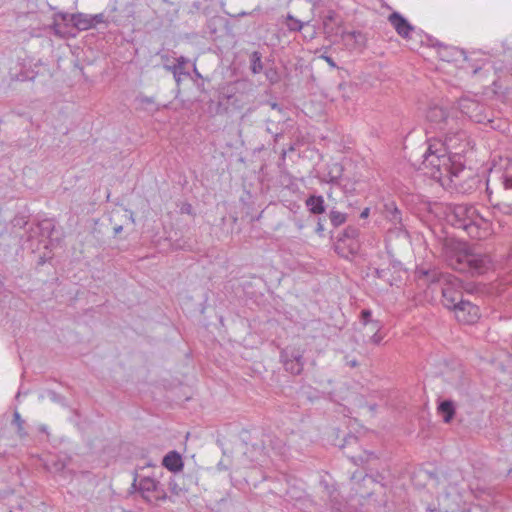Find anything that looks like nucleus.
<instances>
[{"label": "nucleus", "mask_w": 512, "mask_h": 512, "mask_svg": "<svg viewBox=\"0 0 512 512\" xmlns=\"http://www.w3.org/2000/svg\"><path fill=\"white\" fill-rule=\"evenodd\" d=\"M54 230V223L50 219H44L29 228V239L40 237L39 242L44 238H49Z\"/></svg>", "instance_id": "obj_10"}, {"label": "nucleus", "mask_w": 512, "mask_h": 512, "mask_svg": "<svg viewBox=\"0 0 512 512\" xmlns=\"http://www.w3.org/2000/svg\"><path fill=\"white\" fill-rule=\"evenodd\" d=\"M432 45H433V46H439V47H442V48H444V49L446 50V46H445V45L440 44V43H439V42H437V41L432 42Z\"/></svg>", "instance_id": "obj_41"}, {"label": "nucleus", "mask_w": 512, "mask_h": 512, "mask_svg": "<svg viewBox=\"0 0 512 512\" xmlns=\"http://www.w3.org/2000/svg\"><path fill=\"white\" fill-rule=\"evenodd\" d=\"M194 72H195V75H199L198 71H197V68L195 66H194Z\"/></svg>", "instance_id": "obj_47"}, {"label": "nucleus", "mask_w": 512, "mask_h": 512, "mask_svg": "<svg viewBox=\"0 0 512 512\" xmlns=\"http://www.w3.org/2000/svg\"><path fill=\"white\" fill-rule=\"evenodd\" d=\"M129 218H130V220H131V222H132V223H134V222H135L134 217H133V213H132V212L130 213Z\"/></svg>", "instance_id": "obj_44"}, {"label": "nucleus", "mask_w": 512, "mask_h": 512, "mask_svg": "<svg viewBox=\"0 0 512 512\" xmlns=\"http://www.w3.org/2000/svg\"><path fill=\"white\" fill-rule=\"evenodd\" d=\"M12 425L15 426L16 432L21 439L28 436V432L26 430V422L21 417L18 410H15L13 413Z\"/></svg>", "instance_id": "obj_18"}, {"label": "nucleus", "mask_w": 512, "mask_h": 512, "mask_svg": "<svg viewBox=\"0 0 512 512\" xmlns=\"http://www.w3.org/2000/svg\"><path fill=\"white\" fill-rule=\"evenodd\" d=\"M217 469H218V470H226V469H227V467H226V466H224V465L222 464V462H219V463L217 464Z\"/></svg>", "instance_id": "obj_40"}, {"label": "nucleus", "mask_w": 512, "mask_h": 512, "mask_svg": "<svg viewBox=\"0 0 512 512\" xmlns=\"http://www.w3.org/2000/svg\"><path fill=\"white\" fill-rule=\"evenodd\" d=\"M90 20L93 23V28L96 27L98 24L107 23V20L103 13H98L94 15L90 14Z\"/></svg>", "instance_id": "obj_27"}, {"label": "nucleus", "mask_w": 512, "mask_h": 512, "mask_svg": "<svg viewBox=\"0 0 512 512\" xmlns=\"http://www.w3.org/2000/svg\"><path fill=\"white\" fill-rule=\"evenodd\" d=\"M251 66L250 69L253 74H258L263 70L262 55L258 51H254L251 54Z\"/></svg>", "instance_id": "obj_19"}, {"label": "nucleus", "mask_w": 512, "mask_h": 512, "mask_svg": "<svg viewBox=\"0 0 512 512\" xmlns=\"http://www.w3.org/2000/svg\"><path fill=\"white\" fill-rule=\"evenodd\" d=\"M437 129L443 132L442 138L433 139L430 142L423 164L427 170L426 173L444 187L443 177L448 174L447 134L445 128Z\"/></svg>", "instance_id": "obj_3"}, {"label": "nucleus", "mask_w": 512, "mask_h": 512, "mask_svg": "<svg viewBox=\"0 0 512 512\" xmlns=\"http://www.w3.org/2000/svg\"><path fill=\"white\" fill-rule=\"evenodd\" d=\"M369 214H370V209L369 208H365L361 213H360V218L362 219H366L369 217Z\"/></svg>", "instance_id": "obj_33"}, {"label": "nucleus", "mask_w": 512, "mask_h": 512, "mask_svg": "<svg viewBox=\"0 0 512 512\" xmlns=\"http://www.w3.org/2000/svg\"><path fill=\"white\" fill-rule=\"evenodd\" d=\"M461 512H490L489 509L480 504H471L467 509Z\"/></svg>", "instance_id": "obj_28"}, {"label": "nucleus", "mask_w": 512, "mask_h": 512, "mask_svg": "<svg viewBox=\"0 0 512 512\" xmlns=\"http://www.w3.org/2000/svg\"><path fill=\"white\" fill-rule=\"evenodd\" d=\"M266 78L270 81V83H277L280 79L279 74L276 69L270 68L265 71Z\"/></svg>", "instance_id": "obj_26"}, {"label": "nucleus", "mask_w": 512, "mask_h": 512, "mask_svg": "<svg viewBox=\"0 0 512 512\" xmlns=\"http://www.w3.org/2000/svg\"><path fill=\"white\" fill-rule=\"evenodd\" d=\"M285 369L294 375H299L304 368L303 351L286 348L281 352Z\"/></svg>", "instance_id": "obj_8"}, {"label": "nucleus", "mask_w": 512, "mask_h": 512, "mask_svg": "<svg viewBox=\"0 0 512 512\" xmlns=\"http://www.w3.org/2000/svg\"><path fill=\"white\" fill-rule=\"evenodd\" d=\"M438 412L441 415L443 422L448 423V399L439 403Z\"/></svg>", "instance_id": "obj_24"}, {"label": "nucleus", "mask_w": 512, "mask_h": 512, "mask_svg": "<svg viewBox=\"0 0 512 512\" xmlns=\"http://www.w3.org/2000/svg\"><path fill=\"white\" fill-rule=\"evenodd\" d=\"M344 235L349 238H356L359 235V230L356 227L349 226L345 229Z\"/></svg>", "instance_id": "obj_29"}, {"label": "nucleus", "mask_w": 512, "mask_h": 512, "mask_svg": "<svg viewBox=\"0 0 512 512\" xmlns=\"http://www.w3.org/2000/svg\"><path fill=\"white\" fill-rule=\"evenodd\" d=\"M375 275H376L377 278H383L384 277V270L376 269L375 270Z\"/></svg>", "instance_id": "obj_37"}, {"label": "nucleus", "mask_w": 512, "mask_h": 512, "mask_svg": "<svg viewBox=\"0 0 512 512\" xmlns=\"http://www.w3.org/2000/svg\"><path fill=\"white\" fill-rule=\"evenodd\" d=\"M330 222L334 227H339L346 222L347 216L345 213L331 210L329 213Z\"/></svg>", "instance_id": "obj_21"}, {"label": "nucleus", "mask_w": 512, "mask_h": 512, "mask_svg": "<svg viewBox=\"0 0 512 512\" xmlns=\"http://www.w3.org/2000/svg\"><path fill=\"white\" fill-rule=\"evenodd\" d=\"M457 69L456 77L473 76L482 69V62L474 60L466 52L458 47H450V65Z\"/></svg>", "instance_id": "obj_4"}, {"label": "nucleus", "mask_w": 512, "mask_h": 512, "mask_svg": "<svg viewBox=\"0 0 512 512\" xmlns=\"http://www.w3.org/2000/svg\"><path fill=\"white\" fill-rule=\"evenodd\" d=\"M454 414H455V406H454L453 402L450 400V414H449L450 421L453 419Z\"/></svg>", "instance_id": "obj_35"}, {"label": "nucleus", "mask_w": 512, "mask_h": 512, "mask_svg": "<svg viewBox=\"0 0 512 512\" xmlns=\"http://www.w3.org/2000/svg\"><path fill=\"white\" fill-rule=\"evenodd\" d=\"M458 281V279L456 277H452L450 275V280H449V283H450V290L452 289V287H454L456 285V282Z\"/></svg>", "instance_id": "obj_36"}, {"label": "nucleus", "mask_w": 512, "mask_h": 512, "mask_svg": "<svg viewBox=\"0 0 512 512\" xmlns=\"http://www.w3.org/2000/svg\"><path fill=\"white\" fill-rule=\"evenodd\" d=\"M450 226L472 239H485L493 233L491 221L484 218L470 203L450 206Z\"/></svg>", "instance_id": "obj_1"}, {"label": "nucleus", "mask_w": 512, "mask_h": 512, "mask_svg": "<svg viewBox=\"0 0 512 512\" xmlns=\"http://www.w3.org/2000/svg\"><path fill=\"white\" fill-rule=\"evenodd\" d=\"M181 211H182L183 213H188V214H190V213H191V211H192V206H191L190 204H186V205H184V206L181 208Z\"/></svg>", "instance_id": "obj_34"}, {"label": "nucleus", "mask_w": 512, "mask_h": 512, "mask_svg": "<svg viewBox=\"0 0 512 512\" xmlns=\"http://www.w3.org/2000/svg\"><path fill=\"white\" fill-rule=\"evenodd\" d=\"M122 230H123V227L121 225L114 227L115 234H119L120 232H122Z\"/></svg>", "instance_id": "obj_38"}, {"label": "nucleus", "mask_w": 512, "mask_h": 512, "mask_svg": "<svg viewBox=\"0 0 512 512\" xmlns=\"http://www.w3.org/2000/svg\"><path fill=\"white\" fill-rule=\"evenodd\" d=\"M138 103L141 105V107L148 109L149 106H152L155 104V101L152 97L140 95L137 97Z\"/></svg>", "instance_id": "obj_25"}, {"label": "nucleus", "mask_w": 512, "mask_h": 512, "mask_svg": "<svg viewBox=\"0 0 512 512\" xmlns=\"http://www.w3.org/2000/svg\"><path fill=\"white\" fill-rule=\"evenodd\" d=\"M309 22H302L298 19H296L291 14H288L287 16V27L290 31H301L304 27H308Z\"/></svg>", "instance_id": "obj_20"}, {"label": "nucleus", "mask_w": 512, "mask_h": 512, "mask_svg": "<svg viewBox=\"0 0 512 512\" xmlns=\"http://www.w3.org/2000/svg\"><path fill=\"white\" fill-rule=\"evenodd\" d=\"M350 365H351L352 367L357 366V361H356V360L351 361V362H350Z\"/></svg>", "instance_id": "obj_43"}, {"label": "nucleus", "mask_w": 512, "mask_h": 512, "mask_svg": "<svg viewBox=\"0 0 512 512\" xmlns=\"http://www.w3.org/2000/svg\"><path fill=\"white\" fill-rule=\"evenodd\" d=\"M163 466L169 471L178 472L183 468V461L179 453L176 451L169 452L162 462Z\"/></svg>", "instance_id": "obj_15"}, {"label": "nucleus", "mask_w": 512, "mask_h": 512, "mask_svg": "<svg viewBox=\"0 0 512 512\" xmlns=\"http://www.w3.org/2000/svg\"><path fill=\"white\" fill-rule=\"evenodd\" d=\"M314 34H315V30L313 29V30H312V32H311V34L309 35V36H310V38H313V37H314Z\"/></svg>", "instance_id": "obj_45"}, {"label": "nucleus", "mask_w": 512, "mask_h": 512, "mask_svg": "<svg viewBox=\"0 0 512 512\" xmlns=\"http://www.w3.org/2000/svg\"><path fill=\"white\" fill-rule=\"evenodd\" d=\"M138 490L142 498L150 504H156L167 497L164 486L154 476L140 477L138 480Z\"/></svg>", "instance_id": "obj_5"}, {"label": "nucleus", "mask_w": 512, "mask_h": 512, "mask_svg": "<svg viewBox=\"0 0 512 512\" xmlns=\"http://www.w3.org/2000/svg\"><path fill=\"white\" fill-rule=\"evenodd\" d=\"M188 63V59L184 56L176 58V62L173 65L166 66V69L170 71L177 83H180L183 76L188 77L190 74L185 70V65Z\"/></svg>", "instance_id": "obj_13"}, {"label": "nucleus", "mask_w": 512, "mask_h": 512, "mask_svg": "<svg viewBox=\"0 0 512 512\" xmlns=\"http://www.w3.org/2000/svg\"><path fill=\"white\" fill-rule=\"evenodd\" d=\"M491 267L488 255L475 252L467 243L450 237V268L472 276L486 273Z\"/></svg>", "instance_id": "obj_2"}, {"label": "nucleus", "mask_w": 512, "mask_h": 512, "mask_svg": "<svg viewBox=\"0 0 512 512\" xmlns=\"http://www.w3.org/2000/svg\"><path fill=\"white\" fill-rule=\"evenodd\" d=\"M456 298H450V303H453V312L456 320L462 324H473L479 318L478 306L472 304L469 300H460L455 303Z\"/></svg>", "instance_id": "obj_7"}, {"label": "nucleus", "mask_w": 512, "mask_h": 512, "mask_svg": "<svg viewBox=\"0 0 512 512\" xmlns=\"http://www.w3.org/2000/svg\"><path fill=\"white\" fill-rule=\"evenodd\" d=\"M320 58H321V59H323V60H325V61L327 62V64H328L331 68H333V69L337 68V65H336L335 61H334L330 56H328V55H326V54H322V55L320 56Z\"/></svg>", "instance_id": "obj_30"}, {"label": "nucleus", "mask_w": 512, "mask_h": 512, "mask_svg": "<svg viewBox=\"0 0 512 512\" xmlns=\"http://www.w3.org/2000/svg\"><path fill=\"white\" fill-rule=\"evenodd\" d=\"M497 176V180L501 183L505 190H512V159H509L502 171H492Z\"/></svg>", "instance_id": "obj_14"}, {"label": "nucleus", "mask_w": 512, "mask_h": 512, "mask_svg": "<svg viewBox=\"0 0 512 512\" xmlns=\"http://www.w3.org/2000/svg\"><path fill=\"white\" fill-rule=\"evenodd\" d=\"M448 117L446 108L444 105H439L436 102H432L426 113L427 120L432 124H445Z\"/></svg>", "instance_id": "obj_12"}, {"label": "nucleus", "mask_w": 512, "mask_h": 512, "mask_svg": "<svg viewBox=\"0 0 512 512\" xmlns=\"http://www.w3.org/2000/svg\"><path fill=\"white\" fill-rule=\"evenodd\" d=\"M489 182H490V180H487V188H486V191H487V192H489V191H490V189H489Z\"/></svg>", "instance_id": "obj_46"}, {"label": "nucleus", "mask_w": 512, "mask_h": 512, "mask_svg": "<svg viewBox=\"0 0 512 512\" xmlns=\"http://www.w3.org/2000/svg\"><path fill=\"white\" fill-rule=\"evenodd\" d=\"M316 231L318 233H321L323 231V225L322 223L319 221L318 224H317V228H316Z\"/></svg>", "instance_id": "obj_39"}, {"label": "nucleus", "mask_w": 512, "mask_h": 512, "mask_svg": "<svg viewBox=\"0 0 512 512\" xmlns=\"http://www.w3.org/2000/svg\"><path fill=\"white\" fill-rule=\"evenodd\" d=\"M342 41L348 50H360L365 46L366 38L359 31H349L342 34Z\"/></svg>", "instance_id": "obj_11"}, {"label": "nucleus", "mask_w": 512, "mask_h": 512, "mask_svg": "<svg viewBox=\"0 0 512 512\" xmlns=\"http://www.w3.org/2000/svg\"><path fill=\"white\" fill-rule=\"evenodd\" d=\"M58 16L61 17V19H55L54 20V30L56 34H59L60 36H67L70 34V32L63 27V24L66 26V23H71L74 28L80 31L88 30L93 28V23L90 20V14L86 13H75V14H59Z\"/></svg>", "instance_id": "obj_6"}, {"label": "nucleus", "mask_w": 512, "mask_h": 512, "mask_svg": "<svg viewBox=\"0 0 512 512\" xmlns=\"http://www.w3.org/2000/svg\"><path fill=\"white\" fill-rule=\"evenodd\" d=\"M367 327L373 332V335L370 337L369 341L375 345L380 344L384 338V336L380 334V331L383 328L382 322L373 319Z\"/></svg>", "instance_id": "obj_17"}, {"label": "nucleus", "mask_w": 512, "mask_h": 512, "mask_svg": "<svg viewBox=\"0 0 512 512\" xmlns=\"http://www.w3.org/2000/svg\"><path fill=\"white\" fill-rule=\"evenodd\" d=\"M493 210L507 216H512V203L499 202L492 205Z\"/></svg>", "instance_id": "obj_22"}, {"label": "nucleus", "mask_w": 512, "mask_h": 512, "mask_svg": "<svg viewBox=\"0 0 512 512\" xmlns=\"http://www.w3.org/2000/svg\"><path fill=\"white\" fill-rule=\"evenodd\" d=\"M359 320L363 326H368L369 323L373 320L372 311L370 309H363L360 312Z\"/></svg>", "instance_id": "obj_23"}, {"label": "nucleus", "mask_w": 512, "mask_h": 512, "mask_svg": "<svg viewBox=\"0 0 512 512\" xmlns=\"http://www.w3.org/2000/svg\"><path fill=\"white\" fill-rule=\"evenodd\" d=\"M305 205L310 213L318 215L325 212L324 198L321 195H311L306 201Z\"/></svg>", "instance_id": "obj_16"}, {"label": "nucleus", "mask_w": 512, "mask_h": 512, "mask_svg": "<svg viewBox=\"0 0 512 512\" xmlns=\"http://www.w3.org/2000/svg\"><path fill=\"white\" fill-rule=\"evenodd\" d=\"M65 467L64 463H54L52 467H48L53 472H59Z\"/></svg>", "instance_id": "obj_31"}, {"label": "nucleus", "mask_w": 512, "mask_h": 512, "mask_svg": "<svg viewBox=\"0 0 512 512\" xmlns=\"http://www.w3.org/2000/svg\"><path fill=\"white\" fill-rule=\"evenodd\" d=\"M442 294H443V296L446 295L445 289H442Z\"/></svg>", "instance_id": "obj_48"}, {"label": "nucleus", "mask_w": 512, "mask_h": 512, "mask_svg": "<svg viewBox=\"0 0 512 512\" xmlns=\"http://www.w3.org/2000/svg\"><path fill=\"white\" fill-rule=\"evenodd\" d=\"M449 173H450V190L452 188H455L456 190H458L457 185L454 183V181L452 179V176H457V173L453 171L451 166H450Z\"/></svg>", "instance_id": "obj_32"}, {"label": "nucleus", "mask_w": 512, "mask_h": 512, "mask_svg": "<svg viewBox=\"0 0 512 512\" xmlns=\"http://www.w3.org/2000/svg\"><path fill=\"white\" fill-rule=\"evenodd\" d=\"M388 21L400 37L406 40L412 38V34L415 32V27L399 12H392L388 16Z\"/></svg>", "instance_id": "obj_9"}, {"label": "nucleus", "mask_w": 512, "mask_h": 512, "mask_svg": "<svg viewBox=\"0 0 512 512\" xmlns=\"http://www.w3.org/2000/svg\"><path fill=\"white\" fill-rule=\"evenodd\" d=\"M16 81H27V77H18L17 79H15Z\"/></svg>", "instance_id": "obj_42"}]
</instances>
